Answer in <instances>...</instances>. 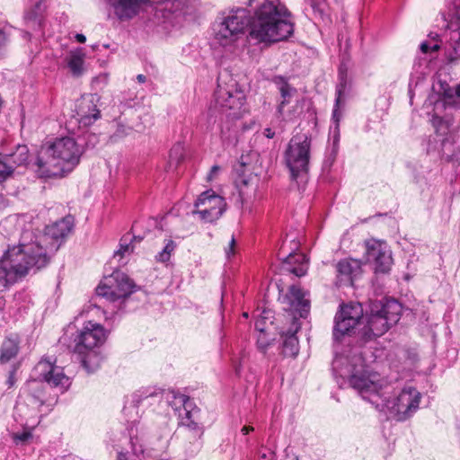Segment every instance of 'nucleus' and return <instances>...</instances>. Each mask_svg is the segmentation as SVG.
Masks as SVG:
<instances>
[{
	"label": "nucleus",
	"instance_id": "1",
	"mask_svg": "<svg viewBox=\"0 0 460 460\" xmlns=\"http://www.w3.org/2000/svg\"><path fill=\"white\" fill-rule=\"evenodd\" d=\"M332 371L340 387L347 384L361 397L397 421L409 419L419 408L420 394L411 385L390 394L394 388L376 372H370L358 351L337 355Z\"/></svg>",
	"mask_w": 460,
	"mask_h": 460
},
{
	"label": "nucleus",
	"instance_id": "2",
	"mask_svg": "<svg viewBox=\"0 0 460 460\" xmlns=\"http://www.w3.org/2000/svg\"><path fill=\"white\" fill-rule=\"evenodd\" d=\"M73 219L70 217H64L45 227L44 233H35L30 225L21 234V243L29 244L31 248V255L35 258L37 270L45 267L51 257L59 249L63 239L71 232Z\"/></svg>",
	"mask_w": 460,
	"mask_h": 460
},
{
	"label": "nucleus",
	"instance_id": "3",
	"mask_svg": "<svg viewBox=\"0 0 460 460\" xmlns=\"http://www.w3.org/2000/svg\"><path fill=\"white\" fill-rule=\"evenodd\" d=\"M82 150L70 137L57 138L42 149L37 159V173L42 178L62 177L79 163Z\"/></svg>",
	"mask_w": 460,
	"mask_h": 460
},
{
	"label": "nucleus",
	"instance_id": "4",
	"mask_svg": "<svg viewBox=\"0 0 460 460\" xmlns=\"http://www.w3.org/2000/svg\"><path fill=\"white\" fill-rule=\"evenodd\" d=\"M58 388L61 393L66 391L70 385V380L64 373L63 367L56 365V361L49 358H41L31 372L30 379L22 388V394L27 397L29 403L33 408H39L44 403V384Z\"/></svg>",
	"mask_w": 460,
	"mask_h": 460
},
{
	"label": "nucleus",
	"instance_id": "5",
	"mask_svg": "<svg viewBox=\"0 0 460 460\" xmlns=\"http://www.w3.org/2000/svg\"><path fill=\"white\" fill-rule=\"evenodd\" d=\"M215 111L220 114V136L223 141H230L233 137L234 120L242 117L244 112L245 95L237 88L236 83L223 85L218 79L215 91Z\"/></svg>",
	"mask_w": 460,
	"mask_h": 460
},
{
	"label": "nucleus",
	"instance_id": "6",
	"mask_svg": "<svg viewBox=\"0 0 460 460\" xmlns=\"http://www.w3.org/2000/svg\"><path fill=\"white\" fill-rule=\"evenodd\" d=\"M107 338V332L100 323L88 321L74 339L73 351L78 355L88 373L94 372L101 365L102 356L100 347Z\"/></svg>",
	"mask_w": 460,
	"mask_h": 460
},
{
	"label": "nucleus",
	"instance_id": "7",
	"mask_svg": "<svg viewBox=\"0 0 460 460\" xmlns=\"http://www.w3.org/2000/svg\"><path fill=\"white\" fill-rule=\"evenodd\" d=\"M30 252L29 244H8L7 250L0 259V292L6 290L18 279L27 275L30 270L37 269V262Z\"/></svg>",
	"mask_w": 460,
	"mask_h": 460
},
{
	"label": "nucleus",
	"instance_id": "8",
	"mask_svg": "<svg viewBox=\"0 0 460 460\" xmlns=\"http://www.w3.org/2000/svg\"><path fill=\"white\" fill-rule=\"evenodd\" d=\"M172 409L178 411L179 423L191 433L190 447L188 456H192L199 452L201 447L200 438L203 435V427L199 421V409L193 403L189 396L177 394L172 395V401L170 402Z\"/></svg>",
	"mask_w": 460,
	"mask_h": 460
},
{
	"label": "nucleus",
	"instance_id": "9",
	"mask_svg": "<svg viewBox=\"0 0 460 460\" xmlns=\"http://www.w3.org/2000/svg\"><path fill=\"white\" fill-rule=\"evenodd\" d=\"M401 312L402 306L394 299L387 300L384 304L381 302L373 304L371 314L364 327V336L371 339L383 335L400 320Z\"/></svg>",
	"mask_w": 460,
	"mask_h": 460
},
{
	"label": "nucleus",
	"instance_id": "10",
	"mask_svg": "<svg viewBox=\"0 0 460 460\" xmlns=\"http://www.w3.org/2000/svg\"><path fill=\"white\" fill-rule=\"evenodd\" d=\"M311 140L305 134L294 136L285 152V162L291 179L298 181L305 179L310 159Z\"/></svg>",
	"mask_w": 460,
	"mask_h": 460
},
{
	"label": "nucleus",
	"instance_id": "11",
	"mask_svg": "<svg viewBox=\"0 0 460 460\" xmlns=\"http://www.w3.org/2000/svg\"><path fill=\"white\" fill-rule=\"evenodd\" d=\"M135 284L126 274L114 271L96 288V295L114 302L120 298H126L135 291Z\"/></svg>",
	"mask_w": 460,
	"mask_h": 460
},
{
	"label": "nucleus",
	"instance_id": "12",
	"mask_svg": "<svg viewBox=\"0 0 460 460\" xmlns=\"http://www.w3.org/2000/svg\"><path fill=\"white\" fill-rule=\"evenodd\" d=\"M193 215H198L199 219L205 223L217 221L226 209L225 199L212 190L202 192L194 204Z\"/></svg>",
	"mask_w": 460,
	"mask_h": 460
},
{
	"label": "nucleus",
	"instance_id": "13",
	"mask_svg": "<svg viewBox=\"0 0 460 460\" xmlns=\"http://www.w3.org/2000/svg\"><path fill=\"white\" fill-rule=\"evenodd\" d=\"M340 83L336 87V99L332 110V125L330 128L329 141L332 145V153L335 155L338 151L340 142V122L343 117L346 105V73L342 66L339 69Z\"/></svg>",
	"mask_w": 460,
	"mask_h": 460
},
{
	"label": "nucleus",
	"instance_id": "14",
	"mask_svg": "<svg viewBox=\"0 0 460 460\" xmlns=\"http://www.w3.org/2000/svg\"><path fill=\"white\" fill-rule=\"evenodd\" d=\"M429 49L430 47L428 41H423L420 46V49L424 57H418L413 64L411 80L409 83L411 102H412V97L415 94L417 88L420 86L424 79L431 73V58L427 56Z\"/></svg>",
	"mask_w": 460,
	"mask_h": 460
},
{
	"label": "nucleus",
	"instance_id": "15",
	"mask_svg": "<svg viewBox=\"0 0 460 460\" xmlns=\"http://www.w3.org/2000/svg\"><path fill=\"white\" fill-rule=\"evenodd\" d=\"M367 261L375 263L376 271L382 273L389 271L393 259L391 251L385 243L376 241L371 244L367 243Z\"/></svg>",
	"mask_w": 460,
	"mask_h": 460
},
{
	"label": "nucleus",
	"instance_id": "16",
	"mask_svg": "<svg viewBox=\"0 0 460 460\" xmlns=\"http://www.w3.org/2000/svg\"><path fill=\"white\" fill-rule=\"evenodd\" d=\"M138 424L139 422H132L128 429L129 449L119 452L117 460H148L144 446L140 441L141 438L138 437Z\"/></svg>",
	"mask_w": 460,
	"mask_h": 460
},
{
	"label": "nucleus",
	"instance_id": "17",
	"mask_svg": "<svg viewBox=\"0 0 460 460\" xmlns=\"http://www.w3.org/2000/svg\"><path fill=\"white\" fill-rule=\"evenodd\" d=\"M306 295L307 293L300 287L293 285L285 297L289 305L288 309L302 318L306 317L310 309V301Z\"/></svg>",
	"mask_w": 460,
	"mask_h": 460
},
{
	"label": "nucleus",
	"instance_id": "18",
	"mask_svg": "<svg viewBox=\"0 0 460 460\" xmlns=\"http://www.w3.org/2000/svg\"><path fill=\"white\" fill-rule=\"evenodd\" d=\"M76 120L84 127L92 125L100 118V111L97 109L93 96L82 98L76 104Z\"/></svg>",
	"mask_w": 460,
	"mask_h": 460
},
{
	"label": "nucleus",
	"instance_id": "19",
	"mask_svg": "<svg viewBox=\"0 0 460 460\" xmlns=\"http://www.w3.org/2000/svg\"><path fill=\"white\" fill-rule=\"evenodd\" d=\"M337 278L340 285H352L354 278L359 273L360 264L356 260H342L337 264Z\"/></svg>",
	"mask_w": 460,
	"mask_h": 460
},
{
	"label": "nucleus",
	"instance_id": "20",
	"mask_svg": "<svg viewBox=\"0 0 460 460\" xmlns=\"http://www.w3.org/2000/svg\"><path fill=\"white\" fill-rule=\"evenodd\" d=\"M300 329V323L294 316L290 328L283 335L282 353L286 357H296L299 351V342L296 336Z\"/></svg>",
	"mask_w": 460,
	"mask_h": 460
},
{
	"label": "nucleus",
	"instance_id": "21",
	"mask_svg": "<svg viewBox=\"0 0 460 460\" xmlns=\"http://www.w3.org/2000/svg\"><path fill=\"white\" fill-rule=\"evenodd\" d=\"M144 0H107L116 15L123 19H130L136 15Z\"/></svg>",
	"mask_w": 460,
	"mask_h": 460
},
{
	"label": "nucleus",
	"instance_id": "22",
	"mask_svg": "<svg viewBox=\"0 0 460 460\" xmlns=\"http://www.w3.org/2000/svg\"><path fill=\"white\" fill-rule=\"evenodd\" d=\"M358 323L354 320L349 321L345 316L337 313L334 319L333 338L340 341L344 335L349 334Z\"/></svg>",
	"mask_w": 460,
	"mask_h": 460
},
{
	"label": "nucleus",
	"instance_id": "23",
	"mask_svg": "<svg viewBox=\"0 0 460 460\" xmlns=\"http://www.w3.org/2000/svg\"><path fill=\"white\" fill-rule=\"evenodd\" d=\"M259 181L256 176L242 179L238 185L239 194L243 203H246L255 199L258 190Z\"/></svg>",
	"mask_w": 460,
	"mask_h": 460
},
{
	"label": "nucleus",
	"instance_id": "24",
	"mask_svg": "<svg viewBox=\"0 0 460 460\" xmlns=\"http://www.w3.org/2000/svg\"><path fill=\"white\" fill-rule=\"evenodd\" d=\"M19 351V341L17 338H7L4 341L0 349V362L7 363L15 358Z\"/></svg>",
	"mask_w": 460,
	"mask_h": 460
},
{
	"label": "nucleus",
	"instance_id": "25",
	"mask_svg": "<svg viewBox=\"0 0 460 460\" xmlns=\"http://www.w3.org/2000/svg\"><path fill=\"white\" fill-rule=\"evenodd\" d=\"M163 395V391L156 387H143L137 390L132 396V402L135 406L142 403L145 401L160 399Z\"/></svg>",
	"mask_w": 460,
	"mask_h": 460
},
{
	"label": "nucleus",
	"instance_id": "26",
	"mask_svg": "<svg viewBox=\"0 0 460 460\" xmlns=\"http://www.w3.org/2000/svg\"><path fill=\"white\" fill-rule=\"evenodd\" d=\"M275 82L279 84V90L282 98V101L278 106V112L279 115H283L284 108L288 103H289V99L296 93V89L290 86L282 77H279Z\"/></svg>",
	"mask_w": 460,
	"mask_h": 460
},
{
	"label": "nucleus",
	"instance_id": "27",
	"mask_svg": "<svg viewBox=\"0 0 460 460\" xmlns=\"http://www.w3.org/2000/svg\"><path fill=\"white\" fill-rule=\"evenodd\" d=\"M338 313L341 314V316H345L349 321L354 320L356 322H359L363 316V308L360 304L350 303L349 305H341Z\"/></svg>",
	"mask_w": 460,
	"mask_h": 460
},
{
	"label": "nucleus",
	"instance_id": "28",
	"mask_svg": "<svg viewBox=\"0 0 460 460\" xmlns=\"http://www.w3.org/2000/svg\"><path fill=\"white\" fill-rule=\"evenodd\" d=\"M305 261H306L305 256L302 253H298V254L289 253V255L287 257L286 263L292 264L295 261H300L301 264L298 267L290 268V269H288V270L291 271L296 276L301 277L306 273L307 268H306V265L305 264Z\"/></svg>",
	"mask_w": 460,
	"mask_h": 460
},
{
	"label": "nucleus",
	"instance_id": "29",
	"mask_svg": "<svg viewBox=\"0 0 460 460\" xmlns=\"http://www.w3.org/2000/svg\"><path fill=\"white\" fill-rule=\"evenodd\" d=\"M84 56L80 52H73L68 58L67 66L74 75H80L83 71Z\"/></svg>",
	"mask_w": 460,
	"mask_h": 460
},
{
	"label": "nucleus",
	"instance_id": "30",
	"mask_svg": "<svg viewBox=\"0 0 460 460\" xmlns=\"http://www.w3.org/2000/svg\"><path fill=\"white\" fill-rule=\"evenodd\" d=\"M4 161H9L10 164L13 166V169L16 166L25 164L28 161V151L26 146L19 147L14 154L4 157Z\"/></svg>",
	"mask_w": 460,
	"mask_h": 460
},
{
	"label": "nucleus",
	"instance_id": "31",
	"mask_svg": "<svg viewBox=\"0 0 460 460\" xmlns=\"http://www.w3.org/2000/svg\"><path fill=\"white\" fill-rule=\"evenodd\" d=\"M176 247V243L172 239L164 240V247L155 255V261L163 263L169 261Z\"/></svg>",
	"mask_w": 460,
	"mask_h": 460
},
{
	"label": "nucleus",
	"instance_id": "32",
	"mask_svg": "<svg viewBox=\"0 0 460 460\" xmlns=\"http://www.w3.org/2000/svg\"><path fill=\"white\" fill-rule=\"evenodd\" d=\"M128 241L129 239L126 236L120 240L119 248L114 253V258L119 257V261L133 252L134 247Z\"/></svg>",
	"mask_w": 460,
	"mask_h": 460
},
{
	"label": "nucleus",
	"instance_id": "33",
	"mask_svg": "<svg viewBox=\"0 0 460 460\" xmlns=\"http://www.w3.org/2000/svg\"><path fill=\"white\" fill-rule=\"evenodd\" d=\"M25 20L28 27L34 31H40L42 27V19L35 11L28 13Z\"/></svg>",
	"mask_w": 460,
	"mask_h": 460
},
{
	"label": "nucleus",
	"instance_id": "34",
	"mask_svg": "<svg viewBox=\"0 0 460 460\" xmlns=\"http://www.w3.org/2000/svg\"><path fill=\"white\" fill-rule=\"evenodd\" d=\"M430 107H431V92L429 91L428 93V95L426 97V100H425L422 107L420 110V114H419V116L420 118L424 119V120L427 122L428 125L429 123H431V110H430Z\"/></svg>",
	"mask_w": 460,
	"mask_h": 460
},
{
	"label": "nucleus",
	"instance_id": "35",
	"mask_svg": "<svg viewBox=\"0 0 460 460\" xmlns=\"http://www.w3.org/2000/svg\"><path fill=\"white\" fill-rule=\"evenodd\" d=\"M184 156V147L181 143L175 144L170 150L169 158L171 163L179 164Z\"/></svg>",
	"mask_w": 460,
	"mask_h": 460
},
{
	"label": "nucleus",
	"instance_id": "36",
	"mask_svg": "<svg viewBox=\"0 0 460 460\" xmlns=\"http://www.w3.org/2000/svg\"><path fill=\"white\" fill-rule=\"evenodd\" d=\"M13 172V166L9 161L0 159V182L5 181Z\"/></svg>",
	"mask_w": 460,
	"mask_h": 460
},
{
	"label": "nucleus",
	"instance_id": "37",
	"mask_svg": "<svg viewBox=\"0 0 460 460\" xmlns=\"http://www.w3.org/2000/svg\"><path fill=\"white\" fill-rule=\"evenodd\" d=\"M450 27L458 32V40H460V5H458L453 14V20L450 22Z\"/></svg>",
	"mask_w": 460,
	"mask_h": 460
},
{
	"label": "nucleus",
	"instance_id": "38",
	"mask_svg": "<svg viewBox=\"0 0 460 460\" xmlns=\"http://www.w3.org/2000/svg\"><path fill=\"white\" fill-rule=\"evenodd\" d=\"M258 460H276L275 453L268 448H263L259 452Z\"/></svg>",
	"mask_w": 460,
	"mask_h": 460
},
{
	"label": "nucleus",
	"instance_id": "39",
	"mask_svg": "<svg viewBox=\"0 0 460 460\" xmlns=\"http://www.w3.org/2000/svg\"><path fill=\"white\" fill-rule=\"evenodd\" d=\"M13 440L18 443H24L28 439L31 438V433L30 431H22L20 433L13 434Z\"/></svg>",
	"mask_w": 460,
	"mask_h": 460
},
{
	"label": "nucleus",
	"instance_id": "40",
	"mask_svg": "<svg viewBox=\"0 0 460 460\" xmlns=\"http://www.w3.org/2000/svg\"><path fill=\"white\" fill-rule=\"evenodd\" d=\"M8 34L6 28H0V52L8 41Z\"/></svg>",
	"mask_w": 460,
	"mask_h": 460
},
{
	"label": "nucleus",
	"instance_id": "41",
	"mask_svg": "<svg viewBox=\"0 0 460 460\" xmlns=\"http://www.w3.org/2000/svg\"><path fill=\"white\" fill-rule=\"evenodd\" d=\"M129 130L130 128H125L124 126H119L116 132L113 134L111 137L112 139L116 140L117 138L128 135Z\"/></svg>",
	"mask_w": 460,
	"mask_h": 460
},
{
	"label": "nucleus",
	"instance_id": "42",
	"mask_svg": "<svg viewBox=\"0 0 460 460\" xmlns=\"http://www.w3.org/2000/svg\"><path fill=\"white\" fill-rule=\"evenodd\" d=\"M235 239L234 235L231 237L228 246L225 249L226 257L229 259L234 254Z\"/></svg>",
	"mask_w": 460,
	"mask_h": 460
},
{
	"label": "nucleus",
	"instance_id": "43",
	"mask_svg": "<svg viewBox=\"0 0 460 460\" xmlns=\"http://www.w3.org/2000/svg\"><path fill=\"white\" fill-rule=\"evenodd\" d=\"M445 94L449 98H453L455 96L460 98V84H457L454 89L446 90Z\"/></svg>",
	"mask_w": 460,
	"mask_h": 460
},
{
	"label": "nucleus",
	"instance_id": "44",
	"mask_svg": "<svg viewBox=\"0 0 460 460\" xmlns=\"http://www.w3.org/2000/svg\"><path fill=\"white\" fill-rule=\"evenodd\" d=\"M220 170H221L220 166H218V165H213V166L211 167V169H210V172H208V177H207L208 181H213V180L217 177V175L218 174V172H220Z\"/></svg>",
	"mask_w": 460,
	"mask_h": 460
},
{
	"label": "nucleus",
	"instance_id": "45",
	"mask_svg": "<svg viewBox=\"0 0 460 460\" xmlns=\"http://www.w3.org/2000/svg\"><path fill=\"white\" fill-rule=\"evenodd\" d=\"M432 123H433V127L436 126L437 124H439L441 127L445 128L443 134H445L446 130H447V126L445 123H443L442 119L438 117L433 116Z\"/></svg>",
	"mask_w": 460,
	"mask_h": 460
},
{
	"label": "nucleus",
	"instance_id": "46",
	"mask_svg": "<svg viewBox=\"0 0 460 460\" xmlns=\"http://www.w3.org/2000/svg\"><path fill=\"white\" fill-rule=\"evenodd\" d=\"M421 146H422L423 151H425V153H426L427 155H429V146H430V141H429V137L424 138V139L422 140Z\"/></svg>",
	"mask_w": 460,
	"mask_h": 460
},
{
	"label": "nucleus",
	"instance_id": "47",
	"mask_svg": "<svg viewBox=\"0 0 460 460\" xmlns=\"http://www.w3.org/2000/svg\"><path fill=\"white\" fill-rule=\"evenodd\" d=\"M75 38L79 43H84L86 41V37L82 33H76Z\"/></svg>",
	"mask_w": 460,
	"mask_h": 460
},
{
	"label": "nucleus",
	"instance_id": "48",
	"mask_svg": "<svg viewBox=\"0 0 460 460\" xmlns=\"http://www.w3.org/2000/svg\"><path fill=\"white\" fill-rule=\"evenodd\" d=\"M264 136L268 138H272L275 136V132L271 128H265L263 132Z\"/></svg>",
	"mask_w": 460,
	"mask_h": 460
},
{
	"label": "nucleus",
	"instance_id": "49",
	"mask_svg": "<svg viewBox=\"0 0 460 460\" xmlns=\"http://www.w3.org/2000/svg\"><path fill=\"white\" fill-rule=\"evenodd\" d=\"M253 427L252 426H244L241 429V432L243 434V435H247L248 433L253 431Z\"/></svg>",
	"mask_w": 460,
	"mask_h": 460
},
{
	"label": "nucleus",
	"instance_id": "50",
	"mask_svg": "<svg viewBox=\"0 0 460 460\" xmlns=\"http://www.w3.org/2000/svg\"><path fill=\"white\" fill-rule=\"evenodd\" d=\"M8 384L12 386L14 384V372H11L10 376L8 378Z\"/></svg>",
	"mask_w": 460,
	"mask_h": 460
},
{
	"label": "nucleus",
	"instance_id": "51",
	"mask_svg": "<svg viewBox=\"0 0 460 460\" xmlns=\"http://www.w3.org/2000/svg\"><path fill=\"white\" fill-rule=\"evenodd\" d=\"M137 82H138V83H141V84H142V83H145V82H146V77L144 75H138L137 76Z\"/></svg>",
	"mask_w": 460,
	"mask_h": 460
},
{
	"label": "nucleus",
	"instance_id": "52",
	"mask_svg": "<svg viewBox=\"0 0 460 460\" xmlns=\"http://www.w3.org/2000/svg\"><path fill=\"white\" fill-rule=\"evenodd\" d=\"M6 206L5 199L3 195H0V209Z\"/></svg>",
	"mask_w": 460,
	"mask_h": 460
},
{
	"label": "nucleus",
	"instance_id": "53",
	"mask_svg": "<svg viewBox=\"0 0 460 460\" xmlns=\"http://www.w3.org/2000/svg\"><path fill=\"white\" fill-rule=\"evenodd\" d=\"M164 431V436L167 438L170 435V430L167 428H165Z\"/></svg>",
	"mask_w": 460,
	"mask_h": 460
},
{
	"label": "nucleus",
	"instance_id": "54",
	"mask_svg": "<svg viewBox=\"0 0 460 460\" xmlns=\"http://www.w3.org/2000/svg\"><path fill=\"white\" fill-rule=\"evenodd\" d=\"M4 301L2 296H0V309L4 306Z\"/></svg>",
	"mask_w": 460,
	"mask_h": 460
},
{
	"label": "nucleus",
	"instance_id": "55",
	"mask_svg": "<svg viewBox=\"0 0 460 460\" xmlns=\"http://www.w3.org/2000/svg\"><path fill=\"white\" fill-rule=\"evenodd\" d=\"M438 44H433V47H432V49H433V52L436 51L437 49H438Z\"/></svg>",
	"mask_w": 460,
	"mask_h": 460
},
{
	"label": "nucleus",
	"instance_id": "56",
	"mask_svg": "<svg viewBox=\"0 0 460 460\" xmlns=\"http://www.w3.org/2000/svg\"><path fill=\"white\" fill-rule=\"evenodd\" d=\"M243 317H245V318H247V317H248V313H243Z\"/></svg>",
	"mask_w": 460,
	"mask_h": 460
},
{
	"label": "nucleus",
	"instance_id": "57",
	"mask_svg": "<svg viewBox=\"0 0 460 460\" xmlns=\"http://www.w3.org/2000/svg\"><path fill=\"white\" fill-rule=\"evenodd\" d=\"M297 460V459H296Z\"/></svg>",
	"mask_w": 460,
	"mask_h": 460
}]
</instances>
